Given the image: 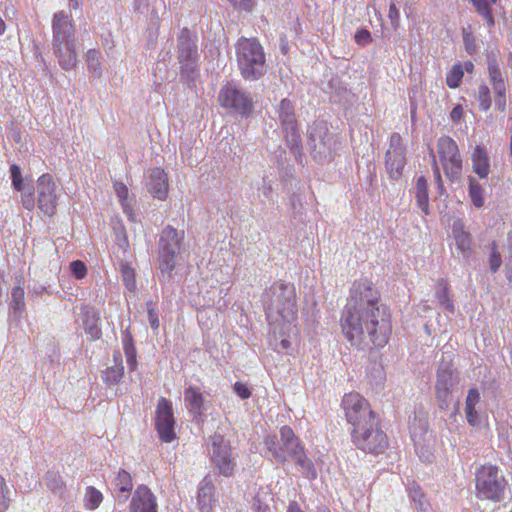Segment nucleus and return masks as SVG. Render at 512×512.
<instances>
[{
	"label": "nucleus",
	"instance_id": "obj_1",
	"mask_svg": "<svg viewBox=\"0 0 512 512\" xmlns=\"http://www.w3.org/2000/svg\"><path fill=\"white\" fill-rule=\"evenodd\" d=\"M343 335L359 349L370 344L384 347L392 332L389 308L380 302V292L368 279L356 280L350 289V297L342 312Z\"/></svg>",
	"mask_w": 512,
	"mask_h": 512
},
{
	"label": "nucleus",
	"instance_id": "obj_2",
	"mask_svg": "<svg viewBox=\"0 0 512 512\" xmlns=\"http://www.w3.org/2000/svg\"><path fill=\"white\" fill-rule=\"evenodd\" d=\"M269 326L276 330L281 322L289 327L296 320L297 304L295 287L291 283L276 281L261 296Z\"/></svg>",
	"mask_w": 512,
	"mask_h": 512
},
{
	"label": "nucleus",
	"instance_id": "obj_3",
	"mask_svg": "<svg viewBox=\"0 0 512 512\" xmlns=\"http://www.w3.org/2000/svg\"><path fill=\"white\" fill-rule=\"evenodd\" d=\"M185 251V232L171 225L165 226L158 240V279L167 284L173 278V272Z\"/></svg>",
	"mask_w": 512,
	"mask_h": 512
},
{
	"label": "nucleus",
	"instance_id": "obj_4",
	"mask_svg": "<svg viewBox=\"0 0 512 512\" xmlns=\"http://www.w3.org/2000/svg\"><path fill=\"white\" fill-rule=\"evenodd\" d=\"M237 66L246 81H257L267 72L266 56L257 38H240L235 45Z\"/></svg>",
	"mask_w": 512,
	"mask_h": 512
},
{
	"label": "nucleus",
	"instance_id": "obj_5",
	"mask_svg": "<svg viewBox=\"0 0 512 512\" xmlns=\"http://www.w3.org/2000/svg\"><path fill=\"white\" fill-rule=\"evenodd\" d=\"M263 444L265 457L279 464H284L288 458L297 456L304 447L292 428L287 425L280 428L279 436L267 435Z\"/></svg>",
	"mask_w": 512,
	"mask_h": 512
},
{
	"label": "nucleus",
	"instance_id": "obj_6",
	"mask_svg": "<svg viewBox=\"0 0 512 512\" xmlns=\"http://www.w3.org/2000/svg\"><path fill=\"white\" fill-rule=\"evenodd\" d=\"M207 455L214 471L224 477H231L237 469V458L230 441L220 433H214L207 441Z\"/></svg>",
	"mask_w": 512,
	"mask_h": 512
},
{
	"label": "nucleus",
	"instance_id": "obj_7",
	"mask_svg": "<svg viewBox=\"0 0 512 512\" xmlns=\"http://www.w3.org/2000/svg\"><path fill=\"white\" fill-rule=\"evenodd\" d=\"M475 483L480 498L494 502L503 499L507 482L498 467L493 465L481 466L476 472Z\"/></svg>",
	"mask_w": 512,
	"mask_h": 512
},
{
	"label": "nucleus",
	"instance_id": "obj_8",
	"mask_svg": "<svg viewBox=\"0 0 512 512\" xmlns=\"http://www.w3.org/2000/svg\"><path fill=\"white\" fill-rule=\"evenodd\" d=\"M308 146L311 155L318 161L330 159L336 153V136L324 120L315 121L308 129Z\"/></svg>",
	"mask_w": 512,
	"mask_h": 512
},
{
	"label": "nucleus",
	"instance_id": "obj_9",
	"mask_svg": "<svg viewBox=\"0 0 512 512\" xmlns=\"http://www.w3.org/2000/svg\"><path fill=\"white\" fill-rule=\"evenodd\" d=\"M353 444L360 450L380 454L388 447V438L381 429L379 419L371 420L367 425L352 429L351 432Z\"/></svg>",
	"mask_w": 512,
	"mask_h": 512
},
{
	"label": "nucleus",
	"instance_id": "obj_10",
	"mask_svg": "<svg viewBox=\"0 0 512 512\" xmlns=\"http://www.w3.org/2000/svg\"><path fill=\"white\" fill-rule=\"evenodd\" d=\"M278 116L285 134V142L298 163H302V142L295 119L294 106L288 99H282L278 107Z\"/></svg>",
	"mask_w": 512,
	"mask_h": 512
},
{
	"label": "nucleus",
	"instance_id": "obj_11",
	"mask_svg": "<svg viewBox=\"0 0 512 512\" xmlns=\"http://www.w3.org/2000/svg\"><path fill=\"white\" fill-rule=\"evenodd\" d=\"M459 381V373L453 368L451 362L443 361L437 369L435 382V397L440 410L448 409Z\"/></svg>",
	"mask_w": 512,
	"mask_h": 512
},
{
	"label": "nucleus",
	"instance_id": "obj_12",
	"mask_svg": "<svg viewBox=\"0 0 512 512\" xmlns=\"http://www.w3.org/2000/svg\"><path fill=\"white\" fill-rule=\"evenodd\" d=\"M219 103L222 107L231 109L243 117H248L254 108L250 92L234 83H227L219 91Z\"/></svg>",
	"mask_w": 512,
	"mask_h": 512
},
{
	"label": "nucleus",
	"instance_id": "obj_13",
	"mask_svg": "<svg viewBox=\"0 0 512 512\" xmlns=\"http://www.w3.org/2000/svg\"><path fill=\"white\" fill-rule=\"evenodd\" d=\"M342 407L352 429L367 425L371 420L377 418L366 399L358 393L345 394L342 399Z\"/></svg>",
	"mask_w": 512,
	"mask_h": 512
},
{
	"label": "nucleus",
	"instance_id": "obj_14",
	"mask_svg": "<svg viewBox=\"0 0 512 512\" xmlns=\"http://www.w3.org/2000/svg\"><path fill=\"white\" fill-rule=\"evenodd\" d=\"M438 155L446 177L453 183L459 180L462 173V159L456 142L443 136L438 140Z\"/></svg>",
	"mask_w": 512,
	"mask_h": 512
},
{
	"label": "nucleus",
	"instance_id": "obj_15",
	"mask_svg": "<svg viewBox=\"0 0 512 512\" xmlns=\"http://www.w3.org/2000/svg\"><path fill=\"white\" fill-rule=\"evenodd\" d=\"M37 206L42 213L53 216L57 208V186L53 177L46 173L36 182Z\"/></svg>",
	"mask_w": 512,
	"mask_h": 512
},
{
	"label": "nucleus",
	"instance_id": "obj_16",
	"mask_svg": "<svg viewBox=\"0 0 512 512\" xmlns=\"http://www.w3.org/2000/svg\"><path fill=\"white\" fill-rule=\"evenodd\" d=\"M173 407L170 400L160 398L156 409V429L161 441L170 443L176 438Z\"/></svg>",
	"mask_w": 512,
	"mask_h": 512
},
{
	"label": "nucleus",
	"instance_id": "obj_17",
	"mask_svg": "<svg viewBox=\"0 0 512 512\" xmlns=\"http://www.w3.org/2000/svg\"><path fill=\"white\" fill-rule=\"evenodd\" d=\"M184 403L193 421L197 424L203 423L209 402L205 399L201 389L193 385L186 387L184 389Z\"/></svg>",
	"mask_w": 512,
	"mask_h": 512
},
{
	"label": "nucleus",
	"instance_id": "obj_18",
	"mask_svg": "<svg viewBox=\"0 0 512 512\" xmlns=\"http://www.w3.org/2000/svg\"><path fill=\"white\" fill-rule=\"evenodd\" d=\"M52 28L53 47L75 44V30L72 20L63 11L54 14Z\"/></svg>",
	"mask_w": 512,
	"mask_h": 512
},
{
	"label": "nucleus",
	"instance_id": "obj_19",
	"mask_svg": "<svg viewBox=\"0 0 512 512\" xmlns=\"http://www.w3.org/2000/svg\"><path fill=\"white\" fill-rule=\"evenodd\" d=\"M130 512H158L156 496L146 485H139L132 494Z\"/></svg>",
	"mask_w": 512,
	"mask_h": 512
},
{
	"label": "nucleus",
	"instance_id": "obj_20",
	"mask_svg": "<svg viewBox=\"0 0 512 512\" xmlns=\"http://www.w3.org/2000/svg\"><path fill=\"white\" fill-rule=\"evenodd\" d=\"M177 58L178 61L199 59L196 37L192 35L188 28H183L178 35Z\"/></svg>",
	"mask_w": 512,
	"mask_h": 512
},
{
	"label": "nucleus",
	"instance_id": "obj_21",
	"mask_svg": "<svg viewBox=\"0 0 512 512\" xmlns=\"http://www.w3.org/2000/svg\"><path fill=\"white\" fill-rule=\"evenodd\" d=\"M452 236L455 241L458 254L468 263L473 255L472 238L469 232L465 231L464 224L457 220L452 225Z\"/></svg>",
	"mask_w": 512,
	"mask_h": 512
},
{
	"label": "nucleus",
	"instance_id": "obj_22",
	"mask_svg": "<svg viewBox=\"0 0 512 512\" xmlns=\"http://www.w3.org/2000/svg\"><path fill=\"white\" fill-rule=\"evenodd\" d=\"M148 191L153 197L159 200H165L168 195V178L161 168L151 170L147 182Z\"/></svg>",
	"mask_w": 512,
	"mask_h": 512
},
{
	"label": "nucleus",
	"instance_id": "obj_23",
	"mask_svg": "<svg viewBox=\"0 0 512 512\" xmlns=\"http://www.w3.org/2000/svg\"><path fill=\"white\" fill-rule=\"evenodd\" d=\"M23 277H16L15 286L12 288L9 302V309L14 319H20L26 311L25 292L23 288Z\"/></svg>",
	"mask_w": 512,
	"mask_h": 512
},
{
	"label": "nucleus",
	"instance_id": "obj_24",
	"mask_svg": "<svg viewBox=\"0 0 512 512\" xmlns=\"http://www.w3.org/2000/svg\"><path fill=\"white\" fill-rule=\"evenodd\" d=\"M406 164L405 151L387 150L385 166L390 178L399 179Z\"/></svg>",
	"mask_w": 512,
	"mask_h": 512
},
{
	"label": "nucleus",
	"instance_id": "obj_25",
	"mask_svg": "<svg viewBox=\"0 0 512 512\" xmlns=\"http://www.w3.org/2000/svg\"><path fill=\"white\" fill-rule=\"evenodd\" d=\"M115 499L119 504H124L128 500L133 489L132 477L129 472L120 469L114 479Z\"/></svg>",
	"mask_w": 512,
	"mask_h": 512
},
{
	"label": "nucleus",
	"instance_id": "obj_26",
	"mask_svg": "<svg viewBox=\"0 0 512 512\" xmlns=\"http://www.w3.org/2000/svg\"><path fill=\"white\" fill-rule=\"evenodd\" d=\"M479 402L480 393L478 389H469L465 400V416L468 424L472 427H477L481 424V417L476 409Z\"/></svg>",
	"mask_w": 512,
	"mask_h": 512
},
{
	"label": "nucleus",
	"instance_id": "obj_27",
	"mask_svg": "<svg viewBox=\"0 0 512 512\" xmlns=\"http://www.w3.org/2000/svg\"><path fill=\"white\" fill-rule=\"evenodd\" d=\"M214 485L212 480L207 476L205 477L198 488V506L201 512H212L215 500L213 498Z\"/></svg>",
	"mask_w": 512,
	"mask_h": 512
},
{
	"label": "nucleus",
	"instance_id": "obj_28",
	"mask_svg": "<svg viewBox=\"0 0 512 512\" xmlns=\"http://www.w3.org/2000/svg\"><path fill=\"white\" fill-rule=\"evenodd\" d=\"M114 365L102 372V380L107 385L118 384L124 376V365L120 352L113 354Z\"/></svg>",
	"mask_w": 512,
	"mask_h": 512
},
{
	"label": "nucleus",
	"instance_id": "obj_29",
	"mask_svg": "<svg viewBox=\"0 0 512 512\" xmlns=\"http://www.w3.org/2000/svg\"><path fill=\"white\" fill-rule=\"evenodd\" d=\"M473 171L480 177L486 178L490 171V163L487 151L482 146H476L472 153Z\"/></svg>",
	"mask_w": 512,
	"mask_h": 512
},
{
	"label": "nucleus",
	"instance_id": "obj_30",
	"mask_svg": "<svg viewBox=\"0 0 512 512\" xmlns=\"http://www.w3.org/2000/svg\"><path fill=\"white\" fill-rule=\"evenodd\" d=\"M410 434L414 444H421V441L434 438L429 431L428 421L424 417L414 416L410 424Z\"/></svg>",
	"mask_w": 512,
	"mask_h": 512
},
{
	"label": "nucleus",
	"instance_id": "obj_31",
	"mask_svg": "<svg viewBox=\"0 0 512 512\" xmlns=\"http://www.w3.org/2000/svg\"><path fill=\"white\" fill-rule=\"evenodd\" d=\"M53 49L58 58L59 65L64 70H70L76 65L77 54L75 44L54 46Z\"/></svg>",
	"mask_w": 512,
	"mask_h": 512
},
{
	"label": "nucleus",
	"instance_id": "obj_32",
	"mask_svg": "<svg viewBox=\"0 0 512 512\" xmlns=\"http://www.w3.org/2000/svg\"><path fill=\"white\" fill-rule=\"evenodd\" d=\"M488 75L493 91L506 89V84L500 69V65L494 56L488 57Z\"/></svg>",
	"mask_w": 512,
	"mask_h": 512
},
{
	"label": "nucleus",
	"instance_id": "obj_33",
	"mask_svg": "<svg viewBox=\"0 0 512 512\" xmlns=\"http://www.w3.org/2000/svg\"><path fill=\"white\" fill-rule=\"evenodd\" d=\"M295 464L300 467L302 474L305 478L314 480L317 478L318 473L312 460L307 457L304 447L297 453V456L292 458Z\"/></svg>",
	"mask_w": 512,
	"mask_h": 512
},
{
	"label": "nucleus",
	"instance_id": "obj_34",
	"mask_svg": "<svg viewBox=\"0 0 512 512\" xmlns=\"http://www.w3.org/2000/svg\"><path fill=\"white\" fill-rule=\"evenodd\" d=\"M415 197H416L417 205L421 209V211L424 212L425 214H428V212H429L428 182L424 176H420L417 178Z\"/></svg>",
	"mask_w": 512,
	"mask_h": 512
},
{
	"label": "nucleus",
	"instance_id": "obj_35",
	"mask_svg": "<svg viewBox=\"0 0 512 512\" xmlns=\"http://www.w3.org/2000/svg\"><path fill=\"white\" fill-rule=\"evenodd\" d=\"M477 12L486 21L488 27H493L495 24L494 17L491 12V5L495 4L497 0H470Z\"/></svg>",
	"mask_w": 512,
	"mask_h": 512
},
{
	"label": "nucleus",
	"instance_id": "obj_36",
	"mask_svg": "<svg viewBox=\"0 0 512 512\" xmlns=\"http://www.w3.org/2000/svg\"><path fill=\"white\" fill-rule=\"evenodd\" d=\"M270 328L275 336L278 334L279 337L281 338L280 342L276 343V345H275L276 351L279 353L289 354L290 353L289 350L291 348V342L287 339V336H289V333L292 329V324H290L289 327H287V326L285 327L284 323L281 322L280 327L276 330V332L274 331V329L272 327H270Z\"/></svg>",
	"mask_w": 512,
	"mask_h": 512
},
{
	"label": "nucleus",
	"instance_id": "obj_37",
	"mask_svg": "<svg viewBox=\"0 0 512 512\" xmlns=\"http://www.w3.org/2000/svg\"><path fill=\"white\" fill-rule=\"evenodd\" d=\"M435 295H436V298H437L439 304L446 311H448L450 313H454L455 307H454V304H453L452 300L449 297L448 286H447V284L443 280H441L438 283Z\"/></svg>",
	"mask_w": 512,
	"mask_h": 512
},
{
	"label": "nucleus",
	"instance_id": "obj_38",
	"mask_svg": "<svg viewBox=\"0 0 512 512\" xmlns=\"http://www.w3.org/2000/svg\"><path fill=\"white\" fill-rule=\"evenodd\" d=\"M199 59H190L186 61H179L181 64L180 75L181 78L185 79L188 82H193L198 76L199 72Z\"/></svg>",
	"mask_w": 512,
	"mask_h": 512
},
{
	"label": "nucleus",
	"instance_id": "obj_39",
	"mask_svg": "<svg viewBox=\"0 0 512 512\" xmlns=\"http://www.w3.org/2000/svg\"><path fill=\"white\" fill-rule=\"evenodd\" d=\"M468 192L472 204L476 208H481L484 205V189L473 177L469 178Z\"/></svg>",
	"mask_w": 512,
	"mask_h": 512
},
{
	"label": "nucleus",
	"instance_id": "obj_40",
	"mask_svg": "<svg viewBox=\"0 0 512 512\" xmlns=\"http://www.w3.org/2000/svg\"><path fill=\"white\" fill-rule=\"evenodd\" d=\"M434 438L421 441V444H414L415 450L422 462L431 463L434 459L433 447Z\"/></svg>",
	"mask_w": 512,
	"mask_h": 512
},
{
	"label": "nucleus",
	"instance_id": "obj_41",
	"mask_svg": "<svg viewBox=\"0 0 512 512\" xmlns=\"http://www.w3.org/2000/svg\"><path fill=\"white\" fill-rule=\"evenodd\" d=\"M464 76L463 67L461 62L454 64L446 74V84L451 89H456L460 86Z\"/></svg>",
	"mask_w": 512,
	"mask_h": 512
},
{
	"label": "nucleus",
	"instance_id": "obj_42",
	"mask_svg": "<svg viewBox=\"0 0 512 512\" xmlns=\"http://www.w3.org/2000/svg\"><path fill=\"white\" fill-rule=\"evenodd\" d=\"M476 99L479 102V108L482 111L487 112L492 106V97L489 87L482 83L478 86L476 93Z\"/></svg>",
	"mask_w": 512,
	"mask_h": 512
},
{
	"label": "nucleus",
	"instance_id": "obj_43",
	"mask_svg": "<svg viewBox=\"0 0 512 512\" xmlns=\"http://www.w3.org/2000/svg\"><path fill=\"white\" fill-rule=\"evenodd\" d=\"M121 279L124 286L131 292L136 289V280L134 269L128 264L122 262L120 265Z\"/></svg>",
	"mask_w": 512,
	"mask_h": 512
},
{
	"label": "nucleus",
	"instance_id": "obj_44",
	"mask_svg": "<svg viewBox=\"0 0 512 512\" xmlns=\"http://www.w3.org/2000/svg\"><path fill=\"white\" fill-rule=\"evenodd\" d=\"M103 500L102 493L93 486H88L85 493L86 507L91 510L97 509Z\"/></svg>",
	"mask_w": 512,
	"mask_h": 512
},
{
	"label": "nucleus",
	"instance_id": "obj_45",
	"mask_svg": "<svg viewBox=\"0 0 512 512\" xmlns=\"http://www.w3.org/2000/svg\"><path fill=\"white\" fill-rule=\"evenodd\" d=\"M409 493L412 501L415 503L416 509L420 511H426L428 508V503L425 500L421 488L418 485H412L409 488Z\"/></svg>",
	"mask_w": 512,
	"mask_h": 512
},
{
	"label": "nucleus",
	"instance_id": "obj_46",
	"mask_svg": "<svg viewBox=\"0 0 512 512\" xmlns=\"http://www.w3.org/2000/svg\"><path fill=\"white\" fill-rule=\"evenodd\" d=\"M45 483L52 492L62 493L64 483L61 476L57 473L47 472L45 475Z\"/></svg>",
	"mask_w": 512,
	"mask_h": 512
},
{
	"label": "nucleus",
	"instance_id": "obj_47",
	"mask_svg": "<svg viewBox=\"0 0 512 512\" xmlns=\"http://www.w3.org/2000/svg\"><path fill=\"white\" fill-rule=\"evenodd\" d=\"M10 176H11L13 188L18 192L23 191L24 186H23V178H22L21 168L17 164H12L10 166Z\"/></svg>",
	"mask_w": 512,
	"mask_h": 512
},
{
	"label": "nucleus",
	"instance_id": "obj_48",
	"mask_svg": "<svg viewBox=\"0 0 512 512\" xmlns=\"http://www.w3.org/2000/svg\"><path fill=\"white\" fill-rule=\"evenodd\" d=\"M10 493V489L5 482V479L0 476V512H5L8 509Z\"/></svg>",
	"mask_w": 512,
	"mask_h": 512
},
{
	"label": "nucleus",
	"instance_id": "obj_49",
	"mask_svg": "<svg viewBox=\"0 0 512 512\" xmlns=\"http://www.w3.org/2000/svg\"><path fill=\"white\" fill-rule=\"evenodd\" d=\"M462 36H463V44L465 51L469 55H473L477 51V45L475 43V38L473 36V33L468 28H463L462 30Z\"/></svg>",
	"mask_w": 512,
	"mask_h": 512
},
{
	"label": "nucleus",
	"instance_id": "obj_50",
	"mask_svg": "<svg viewBox=\"0 0 512 512\" xmlns=\"http://www.w3.org/2000/svg\"><path fill=\"white\" fill-rule=\"evenodd\" d=\"M21 203L22 206L28 211H33L35 209L36 201L33 189L28 188L23 190L21 194Z\"/></svg>",
	"mask_w": 512,
	"mask_h": 512
},
{
	"label": "nucleus",
	"instance_id": "obj_51",
	"mask_svg": "<svg viewBox=\"0 0 512 512\" xmlns=\"http://www.w3.org/2000/svg\"><path fill=\"white\" fill-rule=\"evenodd\" d=\"M99 52L94 49H90L86 53V60L88 68L94 73H98L100 70Z\"/></svg>",
	"mask_w": 512,
	"mask_h": 512
},
{
	"label": "nucleus",
	"instance_id": "obj_52",
	"mask_svg": "<svg viewBox=\"0 0 512 512\" xmlns=\"http://www.w3.org/2000/svg\"><path fill=\"white\" fill-rule=\"evenodd\" d=\"M502 264V258L500 253L497 250V246L495 242L492 243L491 247V253L489 258V267L491 272L495 273L499 270L500 266Z\"/></svg>",
	"mask_w": 512,
	"mask_h": 512
},
{
	"label": "nucleus",
	"instance_id": "obj_53",
	"mask_svg": "<svg viewBox=\"0 0 512 512\" xmlns=\"http://www.w3.org/2000/svg\"><path fill=\"white\" fill-rule=\"evenodd\" d=\"M70 271L76 279H83L87 275V266L81 260L70 263Z\"/></svg>",
	"mask_w": 512,
	"mask_h": 512
},
{
	"label": "nucleus",
	"instance_id": "obj_54",
	"mask_svg": "<svg viewBox=\"0 0 512 512\" xmlns=\"http://www.w3.org/2000/svg\"><path fill=\"white\" fill-rule=\"evenodd\" d=\"M84 328L92 339L100 338L101 330L97 326L96 320L94 318H90L89 316H87V319L84 321Z\"/></svg>",
	"mask_w": 512,
	"mask_h": 512
},
{
	"label": "nucleus",
	"instance_id": "obj_55",
	"mask_svg": "<svg viewBox=\"0 0 512 512\" xmlns=\"http://www.w3.org/2000/svg\"><path fill=\"white\" fill-rule=\"evenodd\" d=\"M147 306V314H148V321L150 324V327L153 330H157L159 328V318L158 314L154 308V303L152 301H149L146 303Z\"/></svg>",
	"mask_w": 512,
	"mask_h": 512
},
{
	"label": "nucleus",
	"instance_id": "obj_56",
	"mask_svg": "<svg viewBox=\"0 0 512 512\" xmlns=\"http://www.w3.org/2000/svg\"><path fill=\"white\" fill-rule=\"evenodd\" d=\"M235 9L239 11L251 12L256 5L257 0H228Z\"/></svg>",
	"mask_w": 512,
	"mask_h": 512
},
{
	"label": "nucleus",
	"instance_id": "obj_57",
	"mask_svg": "<svg viewBox=\"0 0 512 512\" xmlns=\"http://www.w3.org/2000/svg\"><path fill=\"white\" fill-rule=\"evenodd\" d=\"M354 39L358 45L366 46L372 41V36L369 30L362 28L356 31Z\"/></svg>",
	"mask_w": 512,
	"mask_h": 512
},
{
	"label": "nucleus",
	"instance_id": "obj_58",
	"mask_svg": "<svg viewBox=\"0 0 512 512\" xmlns=\"http://www.w3.org/2000/svg\"><path fill=\"white\" fill-rule=\"evenodd\" d=\"M122 344H123V350L124 353L126 352H134L136 351V348L134 346V340L133 337L129 331V329H125L122 332Z\"/></svg>",
	"mask_w": 512,
	"mask_h": 512
},
{
	"label": "nucleus",
	"instance_id": "obj_59",
	"mask_svg": "<svg viewBox=\"0 0 512 512\" xmlns=\"http://www.w3.org/2000/svg\"><path fill=\"white\" fill-rule=\"evenodd\" d=\"M234 392L243 400L248 399L251 396V390L242 382H236L234 384Z\"/></svg>",
	"mask_w": 512,
	"mask_h": 512
},
{
	"label": "nucleus",
	"instance_id": "obj_60",
	"mask_svg": "<svg viewBox=\"0 0 512 512\" xmlns=\"http://www.w3.org/2000/svg\"><path fill=\"white\" fill-rule=\"evenodd\" d=\"M495 93V106L500 112L506 110V89L501 91H494Z\"/></svg>",
	"mask_w": 512,
	"mask_h": 512
},
{
	"label": "nucleus",
	"instance_id": "obj_61",
	"mask_svg": "<svg viewBox=\"0 0 512 512\" xmlns=\"http://www.w3.org/2000/svg\"><path fill=\"white\" fill-rule=\"evenodd\" d=\"M259 196L264 197L265 199L271 200L272 196V184L270 180L266 178L262 179V187L258 188Z\"/></svg>",
	"mask_w": 512,
	"mask_h": 512
},
{
	"label": "nucleus",
	"instance_id": "obj_62",
	"mask_svg": "<svg viewBox=\"0 0 512 512\" xmlns=\"http://www.w3.org/2000/svg\"><path fill=\"white\" fill-rule=\"evenodd\" d=\"M388 17L392 26L396 29L399 26L400 12L394 3L389 6Z\"/></svg>",
	"mask_w": 512,
	"mask_h": 512
},
{
	"label": "nucleus",
	"instance_id": "obj_63",
	"mask_svg": "<svg viewBox=\"0 0 512 512\" xmlns=\"http://www.w3.org/2000/svg\"><path fill=\"white\" fill-rule=\"evenodd\" d=\"M433 174H434L436 188L438 190V193L440 195H442L445 192V189H444V184H443V181L441 178L440 169H439L435 159H434V164H433Z\"/></svg>",
	"mask_w": 512,
	"mask_h": 512
},
{
	"label": "nucleus",
	"instance_id": "obj_64",
	"mask_svg": "<svg viewBox=\"0 0 512 512\" xmlns=\"http://www.w3.org/2000/svg\"><path fill=\"white\" fill-rule=\"evenodd\" d=\"M114 188L119 200L121 201V204L123 205V203H129L127 200L128 188L123 183H115Z\"/></svg>",
	"mask_w": 512,
	"mask_h": 512
}]
</instances>
